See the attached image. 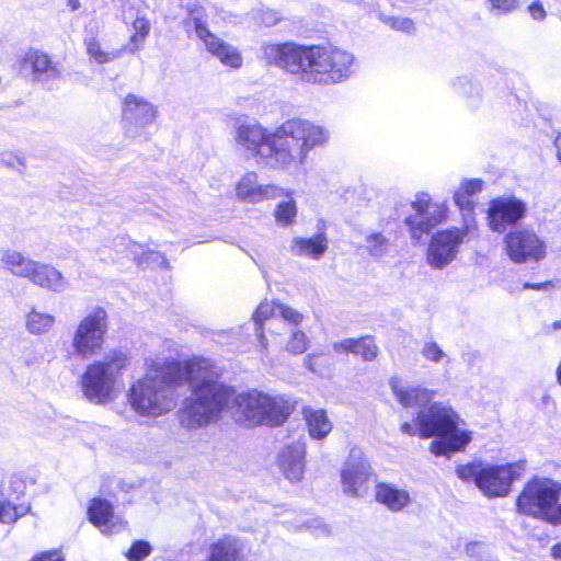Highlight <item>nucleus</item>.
Segmentation results:
<instances>
[{
    "label": "nucleus",
    "instance_id": "f257e3e1",
    "mask_svg": "<svg viewBox=\"0 0 561 561\" xmlns=\"http://www.w3.org/2000/svg\"><path fill=\"white\" fill-rule=\"evenodd\" d=\"M146 365L145 377L128 390V402L139 415L157 417L170 412L178 400L174 388L188 382L192 393L184 401L180 420L184 427L197 428L215 421L231 397V390L208 368L206 359L154 358Z\"/></svg>",
    "mask_w": 561,
    "mask_h": 561
},
{
    "label": "nucleus",
    "instance_id": "f03ea898",
    "mask_svg": "<svg viewBox=\"0 0 561 561\" xmlns=\"http://www.w3.org/2000/svg\"><path fill=\"white\" fill-rule=\"evenodd\" d=\"M233 139L257 163L296 173L304 169L309 152L328 141L329 134L310 121L295 117L273 131L254 121H238Z\"/></svg>",
    "mask_w": 561,
    "mask_h": 561
},
{
    "label": "nucleus",
    "instance_id": "7ed1b4c3",
    "mask_svg": "<svg viewBox=\"0 0 561 561\" xmlns=\"http://www.w3.org/2000/svg\"><path fill=\"white\" fill-rule=\"evenodd\" d=\"M262 58L302 84L329 87L346 82L358 70L355 55L342 47L300 45L294 42L263 44Z\"/></svg>",
    "mask_w": 561,
    "mask_h": 561
},
{
    "label": "nucleus",
    "instance_id": "20e7f679",
    "mask_svg": "<svg viewBox=\"0 0 561 561\" xmlns=\"http://www.w3.org/2000/svg\"><path fill=\"white\" fill-rule=\"evenodd\" d=\"M389 386L403 408H419L414 424L417 425L420 437H437L430 447L434 455L459 451L469 444L470 433L459 427L460 419L453 408L443 402L431 403L435 394L433 390L413 386L400 377H392Z\"/></svg>",
    "mask_w": 561,
    "mask_h": 561
},
{
    "label": "nucleus",
    "instance_id": "39448f33",
    "mask_svg": "<svg viewBox=\"0 0 561 561\" xmlns=\"http://www.w3.org/2000/svg\"><path fill=\"white\" fill-rule=\"evenodd\" d=\"M226 386L231 390V397L219 413L231 403L232 413L247 426L282 425L295 408V402L285 394H271L257 390L236 394L232 387Z\"/></svg>",
    "mask_w": 561,
    "mask_h": 561
},
{
    "label": "nucleus",
    "instance_id": "423d86ee",
    "mask_svg": "<svg viewBox=\"0 0 561 561\" xmlns=\"http://www.w3.org/2000/svg\"><path fill=\"white\" fill-rule=\"evenodd\" d=\"M517 511L552 525L561 524V483L548 478L528 481L516 500Z\"/></svg>",
    "mask_w": 561,
    "mask_h": 561
},
{
    "label": "nucleus",
    "instance_id": "0eeeda50",
    "mask_svg": "<svg viewBox=\"0 0 561 561\" xmlns=\"http://www.w3.org/2000/svg\"><path fill=\"white\" fill-rule=\"evenodd\" d=\"M127 363V356L118 350L110 351L101 360L90 364L81 378L84 397L95 404L112 400L116 379Z\"/></svg>",
    "mask_w": 561,
    "mask_h": 561
},
{
    "label": "nucleus",
    "instance_id": "6e6552de",
    "mask_svg": "<svg viewBox=\"0 0 561 561\" xmlns=\"http://www.w3.org/2000/svg\"><path fill=\"white\" fill-rule=\"evenodd\" d=\"M107 330L108 317L106 310L100 306L92 307L73 331L69 355L88 358L98 354L103 347Z\"/></svg>",
    "mask_w": 561,
    "mask_h": 561
},
{
    "label": "nucleus",
    "instance_id": "1a4fd4ad",
    "mask_svg": "<svg viewBox=\"0 0 561 561\" xmlns=\"http://www.w3.org/2000/svg\"><path fill=\"white\" fill-rule=\"evenodd\" d=\"M1 260L13 275L28 278L36 286L56 293L67 287L64 275L50 264L34 261L20 252L10 250L2 254Z\"/></svg>",
    "mask_w": 561,
    "mask_h": 561
},
{
    "label": "nucleus",
    "instance_id": "9d476101",
    "mask_svg": "<svg viewBox=\"0 0 561 561\" xmlns=\"http://www.w3.org/2000/svg\"><path fill=\"white\" fill-rule=\"evenodd\" d=\"M188 18L185 22L187 28L193 27L196 36L204 43L207 50L217 57L225 66L238 69L242 66L239 50L225 43L207 28V14L198 3H191L187 8Z\"/></svg>",
    "mask_w": 561,
    "mask_h": 561
},
{
    "label": "nucleus",
    "instance_id": "9b49d317",
    "mask_svg": "<svg viewBox=\"0 0 561 561\" xmlns=\"http://www.w3.org/2000/svg\"><path fill=\"white\" fill-rule=\"evenodd\" d=\"M411 207L414 213L405 218V225L411 238L416 241L447 219V206L444 203H432L427 193H419Z\"/></svg>",
    "mask_w": 561,
    "mask_h": 561
},
{
    "label": "nucleus",
    "instance_id": "f8f14e48",
    "mask_svg": "<svg viewBox=\"0 0 561 561\" xmlns=\"http://www.w3.org/2000/svg\"><path fill=\"white\" fill-rule=\"evenodd\" d=\"M508 257L517 264L538 262L546 256V242L529 228H516L504 238Z\"/></svg>",
    "mask_w": 561,
    "mask_h": 561
},
{
    "label": "nucleus",
    "instance_id": "ddd939ff",
    "mask_svg": "<svg viewBox=\"0 0 561 561\" xmlns=\"http://www.w3.org/2000/svg\"><path fill=\"white\" fill-rule=\"evenodd\" d=\"M371 468L360 449H352L341 470L343 492L348 496L363 497L370 486Z\"/></svg>",
    "mask_w": 561,
    "mask_h": 561
},
{
    "label": "nucleus",
    "instance_id": "4468645a",
    "mask_svg": "<svg viewBox=\"0 0 561 561\" xmlns=\"http://www.w3.org/2000/svg\"><path fill=\"white\" fill-rule=\"evenodd\" d=\"M523 470L524 465L519 462L485 465L483 474L480 477L479 490L488 497L506 496Z\"/></svg>",
    "mask_w": 561,
    "mask_h": 561
},
{
    "label": "nucleus",
    "instance_id": "2eb2a0df",
    "mask_svg": "<svg viewBox=\"0 0 561 561\" xmlns=\"http://www.w3.org/2000/svg\"><path fill=\"white\" fill-rule=\"evenodd\" d=\"M465 234L466 232L458 228L437 231L427 248V263L439 270L451 263L463 242Z\"/></svg>",
    "mask_w": 561,
    "mask_h": 561
},
{
    "label": "nucleus",
    "instance_id": "dca6fc26",
    "mask_svg": "<svg viewBox=\"0 0 561 561\" xmlns=\"http://www.w3.org/2000/svg\"><path fill=\"white\" fill-rule=\"evenodd\" d=\"M526 204L514 197H497L490 202L488 209L489 227L494 232H504L526 215Z\"/></svg>",
    "mask_w": 561,
    "mask_h": 561
},
{
    "label": "nucleus",
    "instance_id": "f3484780",
    "mask_svg": "<svg viewBox=\"0 0 561 561\" xmlns=\"http://www.w3.org/2000/svg\"><path fill=\"white\" fill-rule=\"evenodd\" d=\"M158 115L157 107L146 99L127 94L123 103L122 117L127 133L136 135L153 124Z\"/></svg>",
    "mask_w": 561,
    "mask_h": 561
},
{
    "label": "nucleus",
    "instance_id": "a211bd4d",
    "mask_svg": "<svg viewBox=\"0 0 561 561\" xmlns=\"http://www.w3.org/2000/svg\"><path fill=\"white\" fill-rule=\"evenodd\" d=\"M113 247L116 254L130 257L139 266L169 268V262L161 252L146 251L142 244L133 242L128 237H116L113 240Z\"/></svg>",
    "mask_w": 561,
    "mask_h": 561
},
{
    "label": "nucleus",
    "instance_id": "6ab92c4d",
    "mask_svg": "<svg viewBox=\"0 0 561 561\" xmlns=\"http://www.w3.org/2000/svg\"><path fill=\"white\" fill-rule=\"evenodd\" d=\"M238 198L248 203H259L267 198H276L285 194L282 187L276 185H260L255 172L245 173L236 186Z\"/></svg>",
    "mask_w": 561,
    "mask_h": 561
},
{
    "label": "nucleus",
    "instance_id": "aec40b11",
    "mask_svg": "<svg viewBox=\"0 0 561 561\" xmlns=\"http://www.w3.org/2000/svg\"><path fill=\"white\" fill-rule=\"evenodd\" d=\"M305 444L295 440L287 445L278 455V466L283 474L291 482L301 480L305 471Z\"/></svg>",
    "mask_w": 561,
    "mask_h": 561
},
{
    "label": "nucleus",
    "instance_id": "412c9836",
    "mask_svg": "<svg viewBox=\"0 0 561 561\" xmlns=\"http://www.w3.org/2000/svg\"><path fill=\"white\" fill-rule=\"evenodd\" d=\"M90 522L103 534L111 535L125 528V524L114 516L112 504L104 499H93L88 508Z\"/></svg>",
    "mask_w": 561,
    "mask_h": 561
},
{
    "label": "nucleus",
    "instance_id": "4be33fe9",
    "mask_svg": "<svg viewBox=\"0 0 561 561\" xmlns=\"http://www.w3.org/2000/svg\"><path fill=\"white\" fill-rule=\"evenodd\" d=\"M329 248V240L323 231L311 237H295L289 244V252L294 256L320 260Z\"/></svg>",
    "mask_w": 561,
    "mask_h": 561
},
{
    "label": "nucleus",
    "instance_id": "5701e85b",
    "mask_svg": "<svg viewBox=\"0 0 561 561\" xmlns=\"http://www.w3.org/2000/svg\"><path fill=\"white\" fill-rule=\"evenodd\" d=\"M24 66L31 67L35 81L46 85H51L59 77L58 70L53 66L46 54L37 50L30 51L25 59Z\"/></svg>",
    "mask_w": 561,
    "mask_h": 561
},
{
    "label": "nucleus",
    "instance_id": "b1692460",
    "mask_svg": "<svg viewBox=\"0 0 561 561\" xmlns=\"http://www.w3.org/2000/svg\"><path fill=\"white\" fill-rule=\"evenodd\" d=\"M333 350L339 354L352 353L360 356L364 360H374L379 352L377 344L371 336L359 339H345L333 344Z\"/></svg>",
    "mask_w": 561,
    "mask_h": 561
},
{
    "label": "nucleus",
    "instance_id": "393cba45",
    "mask_svg": "<svg viewBox=\"0 0 561 561\" xmlns=\"http://www.w3.org/2000/svg\"><path fill=\"white\" fill-rule=\"evenodd\" d=\"M375 496L377 502L392 512L402 511L411 502V496L407 490L385 482L376 484Z\"/></svg>",
    "mask_w": 561,
    "mask_h": 561
},
{
    "label": "nucleus",
    "instance_id": "a878e982",
    "mask_svg": "<svg viewBox=\"0 0 561 561\" xmlns=\"http://www.w3.org/2000/svg\"><path fill=\"white\" fill-rule=\"evenodd\" d=\"M278 305L279 304L274 301H264L259 305L252 316L257 342L260 345V352L262 354L267 352V339L264 335V323L267 322L268 330L271 331V325L278 320V313H276Z\"/></svg>",
    "mask_w": 561,
    "mask_h": 561
},
{
    "label": "nucleus",
    "instance_id": "bb28decb",
    "mask_svg": "<svg viewBox=\"0 0 561 561\" xmlns=\"http://www.w3.org/2000/svg\"><path fill=\"white\" fill-rule=\"evenodd\" d=\"M243 546L232 536H226L210 546L207 561H241Z\"/></svg>",
    "mask_w": 561,
    "mask_h": 561
},
{
    "label": "nucleus",
    "instance_id": "cd10ccee",
    "mask_svg": "<svg viewBox=\"0 0 561 561\" xmlns=\"http://www.w3.org/2000/svg\"><path fill=\"white\" fill-rule=\"evenodd\" d=\"M305 417L308 426L309 434L312 438L322 439L332 430V423L329 420L324 410H305Z\"/></svg>",
    "mask_w": 561,
    "mask_h": 561
},
{
    "label": "nucleus",
    "instance_id": "c85d7f7f",
    "mask_svg": "<svg viewBox=\"0 0 561 561\" xmlns=\"http://www.w3.org/2000/svg\"><path fill=\"white\" fill-rule=\"evenodd\" d=\"M451 87L454 91L466 98L467 103L471 107H476L481 99V87L473 79L461 76L453 80Z\"/></svg>",
    "mask_w": 561,
    "mask_h": 561
},
{
    "label": "nucleus",
    "instance_id": "c756f323",
    "mask_svg": "<svg viewBox=\"0 0 561 561\" xmlns=\"http://www.w3.org/2000/svg\"><path fill=\"white\" fill-rule=\"evenodd\" d=\"M54 316L34 308L26 316V329L31 334L34 335L47 333L54 327Z\"/></svg>",
    "mask_w": 561,
    "mask_h": 561
},
{
    "label": "nucleus",
    "instance_id": "7c9ffc66",
    "mask_svg": "<svg viewBox=\"0 0 561 561\" xmlns=\"http://www.w3.org/2000/svg\"><path fill=\"white\" fill-rule=\"evenodd\" d=\"M87 54L98 64H106L113 61L119 56V51L104 50L96 37L91 36L84 39Z\"/></svg>",
    "mask_w": 561,
    "mask_h": 561
},
{
    "label": "nucleus",
    "instance_id": "2f4dec72",
    "mask_svg": "<svg viewBox=\"0 0 561 561\" xmlns=\"http://www.w3.org/2000/svg\"><path fill=\"white\" fill-rule=\"evenodd\" d=\"M30 511L28 505H13L3 499L0 491V522L3 524L14 523L18 518L24 516Z\"/></svg>",
    "mask_w": 561,
    "mask_h": 561
},
{
    "label": "nucleus",
    "instance_id": "473e14b6",
    "mask_svg": "<svg viewBox=\"0 0 561 561\" xmlns=\"http://www.w3.org/2000/svg\"><path fill=\"white\" fill-rule=\"evenodd\" d=\"M274 216L276 221L284 227L293 225L297 216L296 202L291 197L279 202L275 208Z\"/></svg>",
    "mask_w": 561,
    "mask_h": 561
},
{
    "label": "nucleus",
    "instance_id": "72a5a7b5",
    "mask_svg": "<svg viewBox=\"0 0 561 561\" xmlns=\"http://www.w3.org/2000/svg\"><path fill=\"white\" fill-rule=\"evenodd\" d=\"M134 34L130 36V43L126 49L134 54L139 49V42H142L150 31V23L145 16H136L133 22Z\"/></svg>",
    "mask_w": 561,
    "mask_h": 561
},
{
    "label": "nucleus",
    "instance_id": "f704fd0d",
    "mask_svg": "<svg viewBox=\"0 0 561 561\" xmlns=\"http://www.w3.org/2000/svg\"><path fill=\"white\" fill-rule=\"evenodd\" d=\"M365 248L371 256L380 259L389 250V240L381 233H370L366 237Z\"/></svg>",
    "mask_w": 561,
    "mask_h": 561
},
{
    "label": "nucleus",
    "instance_id": "c9c22d12",
    "mask_svg": "<svg viewBox=\"0 0 561 561\" xmlns=\"http://www.w3.org/2000/svg\"><path fill=\"white\" fill-rule=\"evenodd\" d=\"M485 465L470 462L460 465L456 468L457 477L463 482L473 481L477 488L480 486V477H482Z\"/></svg>",
    "mask_w": 561,
    "mask_h": 561
},
{
    "label": "nucleus",
    "instance_id": "e433bc0d",
    "mask_svg": "<svg viewBox=\"0 0 561 561\" xmlns=\"http://www.w3.org/2000/svg\"><path fill=\"white\" fill-rule=\"evenodd\" d=\"M422 356L434 364L449 363L448 355L432 340L425 341L421 348Z\"/></svg>",
    "mask_w": 561,
    "mask_h": 561
},
{
    "label": "nucleus",
    "instance_id": "4c0bfd02",
    "mask_svg": "<svg viewBox=\"0 0 561 561\" xmlns=\"http://www.w3.org/2000/svg\"><path fill=\"white\" fill-rule=\"evenodd\" d=\"M150 552L151 546L148 541L136 540L126 552V558L129 561H142Z\"/></svg>",
    "mask_w": 561,
    "mask_h": 561
},
{
    "label": "nucleus",
    "instance_id": "58836bf2",
    "mask_svg": "<svg viewBox=\"0 0 561 561\" xmlns=\"http://www.w3.org/2000/svg\"><path fill=\"white\" fill-rule=\"evenodd\" d=\"M328 358L323 354H310L305 358V366L314 374L324 375L327 368Z\"/></svg>",
    "mask_w": 561,
    "mask_h": 561
},
{
    "label": "nucleus",
    "instance_id": "ea45409f",
    "mask_svg": "<svg viewBox=\"0 0 561 561\" xmlns=\"http://www.w3.org/2000/svg\"><path fill=\"white\" fill-rule=\"evenodd\" d=\"M308 347V339L301 331L293 332L291 339L287 344L288 352L298 355L302 354Z\"/></svg>",
    "mask_w": 561,
    "mask_h": 561
},
{
    "label": "nucleus",
    "instance_id": "a19ab883",
    "mask_svg": "<svg viewBox=\"0 0 561 561\" xmlns=\"http://www.w3.org/2000/svg\"><path fill=\"white\" fill-rule=\"evenodd\" d=\"M276 313H278V320L283 319L290 324L297 325L302 320V314L300 312L283 304L278 305Z\"/></svg>",
    "mask_w": 561,
    "mask_h": 561
},
{
    "label": "nucleus",
    "instance_id": "79ce46f5",
    "mask_svg": "<svg viewBox=\"0 0 561 561\" xmlns=\"http://www.w3.org/2000/svg\"><path fill=\"white\" fill-rule=\"evenodd\" d=\"M454 202L461 211L471 214L474 208V203L470 195H467L459 187L454 193Z\"/></svg>",
    "mask_w": 561,
    "mask_h": 561
},
{
    "label": "nucleus",
    "instance_id": "37998d69",
    "mask_svg": "<svg viewBox=\"0 0 561 561\" xmlns=\"http://www.w3.org/2000/svg\"><path fill=\"white\" fill-rule=\"evenodd\" d=\"M491 11L496 14H506L516 9V0H488Z\"/></svg>",
    "mask_w": 561,
    "mask_h": 561
},
{
    "label": "nucleus",
    "instance_id": "c03bdc74",
    "mask_svg": "<svg viewBox=\"0 0 561 561\" xmlns=\"http://www.w3.org/2000/svg\"><path fill=\"white\" fill-rule=\"evenodd\" d=\"M483 181L480 179H466L461 181L459 188L471 197L483 190Z\"/></svg>",
    "mask_w": 561,
    "mask_h": 561
},
{
    "label": "nucleus",
    "instance_id": "a18cd8bd",
    "mask_svg": "<svg viewBox=\"0 0 561 561\" xmlns=\"http://www.w3.org/2000/svg\"><path fill=\"white\" fill-rule=\"evenodd\" d=\"M391 26L394 30L411 33L414 31V22L409 18H396L392 19Z\"/></svg>",
    "mask_w": 561,
    "mask_h": 561
},
{
    "label": "nucleus",
    "instance_id": "49530a36",
    "mask_svg": "<svg viewBox=\"0 0 561 561\" xmlns=\"http://www.w3.org/2000/svg\"><path fill=\"white\" fill-rule=\"evenodd\" d=\"M30 561H65L58 551H46L34 556Z\"/></svg>",
    "mask_w": 561,
    "mask_h": 561
},
{
    "label": "nucleus",
    "instance_id": "de8ad7c7",
    "mask_svg": "<svg viewBox=\"0 0 561 561\" xmlns=\"http://www.w3.org/2000/svg\"><path fill=\"white\" fill-rule=\"evenodd\" d=\"M528 11L534 20L541 21L546 18V11L540 2H533Z\"/></svg>",
    "mask_w": 561,
    "mask_h": 561
},
{
    "label": "nucleus",
    "instance_id": "09e8293b",
    "mask_svg": "<svg viewBox=\"0 0 561 561\" xmlns=\"http://www.w3.org/2000/svg\"><path fill=\"white\" fill-rule=\"evenodd\" d=\"M307 528L312 529L314 536L328 535L330 533L327 525H322L319 520L314 519L307 525Z\"/></svg>",
    "mask_w": 561,
    "mask_h": 561
},
{
    "label": "nucleus",
    "instance_id": "8fccbe9b",
    "mask_svg": "<svg viewBox=\"0 0 561 561\" xmlns=\"http://www.w3.org/2000/svg\"><path fill=\"white\" fill-rule=\"evenodd\" d=\"M278 21V18L276 16V14L272 11H266L263 13L262 15V22L264 23V25L266 26H272V25H275Z\"/></svg>",
    "mask_w": 561,
    "mask_h": 561
},
{
    "label": "nucleus",
    "instance_id": "3c124183",
    "mask_svg": "<svg viewBox=\"0 0 561 561\" xmlns=\"http://www.w3.org/2000/svg\"><path fill=\"white\" fill-rule=\"evenodd\" d=\"M401 431L404 433V434H408V435H415L416 434V431L419 432V428H417V425H413L409 422H404L402 425H401Z\"/></svg>",
    "mask_w": 561,
    "mask_h": 561
},
{
    "label": "nucleus",
    "instance_id": "603ef678",
    "mask_svg": "<svg viewBox=\"0 0 561 561\" xmlns=\"http://www.w3.org/2000/svg\"><path fill=\"white\" fill-rule=\"evenodd\" d=\"M548 286H550V283H526V284H524L525 289H536V290L543 289Z\"/></svg>",
    "mask_w": 561,
    "mask_h": 561
},
{
    "label": "nucleus",
    "instance_id": "864d4df0",
    "mask_svg": "<svg viewBox=\"0 0 561 561\" xmlns=\"http://www.w3.org/2000/svg\"><path fill=\"white\" fill-rule=\"evenodd\" d=\"M551 556L554 559H560L561 560V542H558V543L552 546V548H551Z\"/></svg>",
    "mask_w": 561,
    "mask_h": 561
},
{
    "label": "nucleus",
    "instance_id": "5fc2aeb1",
    "mask_svg": "<svg viewBox=\"0 0 561 561\" xmlns=\"http://www.w3.org/2000/svg\"><path fill=\"white\" fill-rule=\"evenodd\" d=\"M133 16L134 15H133V8L131 7L125 8L123 10V20H124L125 23H127L129 19H133Z\"/></svg>",
    "mask_w": 561,
    "mask_h": 561
},
{
    "label": "nucleus",
    "instance_id": "6e6d98bb",
    "mask_svg": "<svg viewBox=\"0 0 561 561\" xmlns=\"http://www.w3.org/2000/svg\"><path fill=\"white\" fill-rule=\"evenodd\" d=\"M554 146L557 148L558 158L561 162V134H559L554 140Z\"/></svg>",
    "mask_w": 561,
    "mask_h": 561
},
{
    "label": "nucleus",
    "instance_id": "4d7b16f0",
    "mask_svg": "<svg viewBox=\"0 0 561 561\" xmlns=\"http://www.w3.org/2000/svg\"><path fill=\"white\" fill-rule=\"evenodd\" d=\"M68 5L72 11H76L80 8V1L79 0H68Z\"/></svg>",
    "mask_w": 561,
    "mask_h": 561
},
{
    "label": "nucleus",
    "instance_id": "13d9d810",
    "mask_svg": "<svg viewBox=\"0 0 561 561\" xmlns=\"http://www.w3.org/2000/svg\"><path fill=\"white\" fill-rule=\"evenodd\" d=\"M554 330H561V319L552 323Z\"/></svg>",
    "mask_w": 561,
    "mask_h": 561
},
{
    "label": "nucleus",
    "instance_id": "bf43d9fd",
    "mask_svg": "<svg viewBox=\"0 0 561 561\" xmlns=\"http://www.w3.org/2000/svg\"><path fill=\"white\" fill-rule=\"evenodd\" d=\"M110 260H111L112 262H115V261H117V260H118V256H110Z\"/></svg>",
    "mask_w": 561,
    "mask_h": 561
},
{
    "label": "nucleus",
    "instance_id": "052dcab7",
    "mask_svg": "<svg viewBox=\"0 0 561 561\" xmlns=\"http://www.w3.org/2000/svg\"><path fill=\"white\" fill-rule=\"evenodd\" d=\"M102 253H103V251H101V252L99 253V255H100V257H101V260H102V261H105V260H106V257H104V256L102 255Z\"/></svg>",
    "mask_w": 561,
    "mask_h": 561
},
{
    "label": "nucleus",
    "instance_id": "680f3d73",
    "mask_svg": "<svg viewBox=\"0 0 561 561\" xmlns=\"http://www.w3.org/2000/svg\"><path fill=\"white\" fill-rule=\"evenodd\" d=\"M227 333H229V334H234V333H236V331H234V329H230Z\"/></svg>",
    "mask_w": 561,
    "mask_h": 561
}]
</instances>
